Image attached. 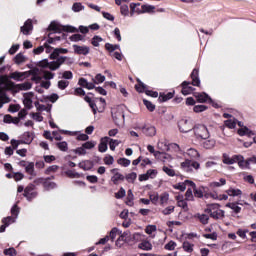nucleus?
I'll return each mask as SVG.
<instances>
[{
    "mask_svg": "<svg viewBox=\"0 0 256 256\" xmlns=\"http://www.w3.org/2000/svg\"><path fill=\"white\" fill-rule=\"evenodd\" d=\"M66 60H67V56H60L52 62H49V60L44 59L38 62L37 65L41 69H50V71H57V69H59V67H61V65H63V63H65Z\"/></svg>",
    "mask_w": 256,
    "mask_h": 256,
    "instance_id": "1",
    "label": "nucleus"
},
{
    "mask_svg": "<svg viewBox=\"0 0 256 256\" xmlns=\"http://www.w3.org/2000/svg\"><path fill=\"white\" fill-rule=\"evenodd\" d=\"M92 81L93 82H88L87 79L80 78L78 80V85H80V87H84L85 89H88L89 91H91V89H95V85L104 83L105 76H103L102 74H97L95 78H92Z\"/></svg>",
    "mask_w": 256,
    "mask_h": 256,
    "instance_id": "2",
    "label": "nucleus"
},
{
    "mask_svg": "<svg viewBox=\"0 0 256 256\" xmlns=\"http://www.w3.org/2000/svg\"><path fill=\"white\" fill-rule=\"evenodd\" d=\"M112 119L118 127L125 125V112L123 111V106H116L112 108Z\"/></svg>",
    "mask_w": 256,
    "mask_h": 256,
    "instance_id": "3",
    "label": "nucleus"
},
{
    "mask_svg": "<svg viewBox=\"0 0 256 256\" xmlns=\"http://www.w3.org/2000/svg\"><path fill=\"white\" fill-rule=\"evenodd\" d=\"M201 164L195 160H190L186 158L185 161L180 163V169L185 171V173H193V171H199Z\"/></svg>",
    "mask_w": 256,
    "mask_h": 256,
    "instance_id": "4",
    "label": "nucleus"
},
{
    "mask_svg": "<svg viewBox=\"0 0 256 256\" xmlns=\"http://www.w3.org/2000/svg\"><path fill=\"white\" fill-rule=\"evenodd\" d=\"M205 213H209L212 219H223L225 217V211L219 208V204H209L205 209Z\"/></svg>",
    "mask_w": 256,
    "mask_h": 256,
    "instance_id": "5",
    "label": "nucleus"
},
{
    "mask_svg": "<svg viewBox=\"0 0 256 256\" xmlns=\"http://www.w3.org/2000/svg\"><path fill=\"white\" fill-rule=\"evenodd\" d=\"M194 135L197 139L207 140L210 137L209 129L203 124H197L193 127Z\"/></svg>",
    "mask_w": 256,
    "mask_h": 256,
    "instance_id": "6",
    "label": "nucleus"
},
{
    "mask_svg": "<svg viewBox=\"0 0 256 256\" xmlns=\"http://www.w3.org/2000/svg\"><path fill=\"white\" fill-rule=\"evenodd\" d=\"M194 127L193 119L191 118H182L178 122V129L181 133H189V131H192Z\"/></svg>",
    "mask_w": 256,
    "mask_h": 256,
    "instance_id": "7",
    "label": "nucleus"
},
{
    "mask_svg": "<svg viewBox=\"0 0 256 256\" xmlns=\"http://www.w3.org/2000/svg\"><path fill=\"white\" fill-rule=\"evenodd\" d=\"M135 129H139L146 135V137H155L157 135V129L154 126L146 125V126H137Z\"/></svg>",
    "mask_w": 256,
    "mask_h": 256,
    "instance_id": "8",
    "label": "nucleus"
},
{
    "mask_svg": "<svg viewBox=\"0 0 256 256\" xmlns=\"http://www.w3.org/2000/svg\"><path fill=\"white\" fill-rule=\"evenodd\" d=\"M24 197H26L27 201H33V199L37 197V192L35 191V184H29L24 189Z\"/></svg>",
    "mask_w": 256,
    "mask_h": 256,
    "instance_id": "9",
    "label": "nucleus"
},
{
    "mask_svg": "<svg viewBox=\"0 0 256 256\" xmlns=\"http://www.w3.org/2000/svg\"><path fill=\"white\" fill-rule=\"evenodd\" d=\"M33 97H35V93L33 92L23 94V105L26 109H33Z\"/></svg>",
    "mask_w": 256,
    "mask_h": 256,
    "instance_id": "10",
    "label": "nucleus"
},
{
    "mask_svg": "<svg viewBox=\"0 0 256 256\" xmlns=\"http://www.w3.org/2000/svg\"><path fill=\"white\" fill-rule=\"evenodd\" d=\"M111 173L113 174V176L111 177V181L114 185H119L121 181H125V176L119 173V169L114 168L111 170Z\"/></svg>",
    "mask_w": 256,
    "mask_h": 256,
    "instance_id": "11",
    "label": "nucleus"
},
{
    "mask_svg": "<svg viewBox=\"0 0 256 256\" xmlns=\"http://www.w3.org/2000/svg\"><path fill=\"white\" fill-rule=\"evenodd\" d=\"M72 47L76 55L86 56L88 53L91 52V48L89 46H85V45L79 46L77 44H74Z\"/></svg>",
    "mask_w": 256,
    "mask_h": 256,
    "instance_id": "12",
    "label": "nucleus"
},
{
    "mask_svg": "<svg viewBox=\"0 0 256 256\" xmlns=\"http://www.w3.org/2000/svg\"><path fill=\"white\" fill-rule=\"evenodd\" d=\"M33 87V84L31 82H24L21 84H12V89L16 91V93H19V91H29Z\"/></svg>",
    "mask_w": 256,
    "mask_h": 256,
    "instance_id": "13",
    "label": "nucleus"
},
{
    "mask_svg": "<svg viewBox=\"0 0 256 256\" xmlns=\"http://www.w3.org/2000/svg\"><path fill=\"white\" fill-rule=\"evenodd\" d=\"M155 158L162 163H171L173 161V156L165 152H156Z\"/></svg>",
    "mask_w": 256,
    "mask_h": 256,
    "instance_id": "14",
    "label": "nucleus"
},
{
    "mask_svg": "<svg viewBox=\"0 0 256 256\" xmlns=\"http://www.w3.org/2000/svg\"><path fill=\"white\" fill-rule=\"evenodd\" d=\"M237 155H233L232 157L229 156V154L224 153L222 155V163H224V165H235V163H237Z\"/></svg>",
    "mask_w": 256,
    "mask_h": 256,
    "instance_id": "15",
    "label": "nucleus"
},
{
    "mask_svg": "<svg viewBox=\"0 0 256 256\" xmlns=\"http://www.w3.org/2000/svg\"><path fill=\"white\" fill-rule=\"evenodd\" d=\"M187 187H192V189H195L196 185L193 181L186 180L184 182H180L175 186V189H178L179 191H185Z\"/></svg>",
    "mask_w": 256,
    "mask_h": 256,
    "instance_id": "16",
    "label": "nucleus"
},
{
    "mask_svg": "<svg viewBox=\"0 0 256 256\" xmlns=\"http://www.w3.org/2000/svg\"><path fill=\"white\" fill-rule=\"evenodd\" d=\"M236 163L240 167V169H250L249 160H245L243 155H237Z\"/></svg>",
    "mask_w": 256,
    "mask_h": 256,
    "instance_id": "17",
    "label": "nucleus"
},
{
    "mask_svg": "<svg viewBox=\"0 0 256 256\" xmlns=\"http://www.w3.org/2000/svg\"><path fill=\"white\" fill-rule=\"evenodd\" d=\"M20 31L21 33H23V35H29V32L33 31V21L31 19H28L20 28Z\"/></svg>",
    "mask_w": 256,
    "mask_h": 256,
    "instance_id": "18",
    "label": "nucleus"
},
{
    "mask_svg": "<svg viewBox=\"0 0 256 256\" xmlns=\"http://www.w3.org/2000/svg\"><path fill=\"white\" fill-rule=\"evenodd\" d=\"M191 79L192 82L191 84L194 87H199V85H201V80L199 79V69L195 68L192 73H191Z\"/></svg>",
    "mask_w": 256,
    "mask_h": 256,
    "instance_id": "19",
    "label": "nucleus"
},
{
    "mask_svg": "<svg viewBox=\"0 0 256 256\" xmlns=\"http://www.w3.org/2000/svg\"><path fill=\"white\" fill-rule=\"evenodd\" d=\"M195 97H196L198 103H207V101H209V103H212V101H213V100H211V97H209V95L205 92L195 93Z\"/></svg>",
    "mask_w": 256,
    "mask_h": 256,
    "instance_id": "20",
    "label": "nucleus"
},
{
    "mask_svg": "<svg viewBox=\"0 0 256 256\" xmlns=\"http://www.w3.org/2000/svg\"><path fill=\"white\" fill-rule=\"evenodd\" d=\"M191 82L188 81H184L182 83V95H191V93H193V91H195V88L191 87Z\"/></svg>",
    "mask_w": 256,
    "mask_h": 256,
    "instance_id": "21",
    "label": "nucleus"
},
{
    "mask_svg": "<svg viewBox=\"0 0 256 256\" xmlns=\"http://www.w3.org/2000/svg\"><path fill=\"white\" fill-rule=\"evenodd\" d=\"M66 53H69V50L66 48H55L50 54V59H57L59 55H66Z\"/></svg>",
    "mask_w": 256,
    "mask_h": 256,
    "instance_id": "22",
    "label": "nucleus"
},
{
    "mask_svg": "<svg viewBox=\"0 0 256 256\" xmlns=\"http://www.w3.org/2000/svg\"><path fill=\"white\" fill-rule=\"evenodd\" d=\"M138 15H143V13H155V6L144 4L141 6V10H137Z\"/></svg>",
    "mask_w": 256,
    "mask_h": 256,
    "instance_id": "23",
    "label": "nucleus"
},
{
    "mask_svg": "<svg viewBox=\"0 0 256 256\" xmlns=\"http://www.w3.org/2000/svg\"><path fill=\"white\" fill-rule=\"evenodd\" d=\"M27 76V72H12L10 73V79H13L14 81H23L25 77Z\"/></svg>",
    "mask_w": 256,
    "mask_h": 256,
    "instance_id": "24",
    "label": "nucleus"
},
{
    "mask_svg": "<svg viewBox=\"0 0 256 256\" xmlns=\"http://www.w3.org/2000/svg\"><path fill=\"white\" fill-rule=\"evenodd\" d=\"M109 143V137H104L101 139L99 145H98V151L100 153H105L108 149L107 144Z\"/></svg>",
    "mask_w": 256,
    "mask_h": 256,
    "instance_id": "25",
    "label": "nucleus"
},
{
    "mask_svg": "<svg viewBox=\"0 0 256 256\" xmlns=\"http://www.w3.org/2000/svg\"><path fill=\"white\" fill-rule=\"evenodd\" d=\"M176 201H177L178 207H181L183 211H189V206L187 205V201L183 199V196L181 195L176 196Z\"/></svg>",
    "mask_w": 256,
    "mask_h": 256,
    "instance_id": "26",
    "label": "nucleus"
},
{
    "mask_svg": "<svg viewBox=\"0 0 256 256\" xmlns=\"http://www.w3.org/2000/svg\"><path fill=\"white\" fill-rule=\"evenodd\" d=\"M185 157H189V159H199V151H197L195 148H190L184 153Z\"/></svg>",
    "mask_w": 256,
    "mask_h": 256,
    "instance_id": "27",
    "label": "nucleus"
},
{
    "mask_svg": "<svg viewBox=\"0 0 256 256\" xmlns=\"http://www.w3.org/2000/svg\"><path fill=\"white\" fill-rule=\"evenodd\" d=\"M21 141L25 145H31V143H33V134H31V132H24L21 136Z\"/></svg>",
    "mask_w": 256,
    "mask_h": 256,
    "instance_id": "28",
    "label": "nucleus"
},
{
    "mask_svg": "<svg viewBox=\"0 0 256 256\" xmlns=\"http://www.w3.org/2000/svg\"><path fill=\"white\" fill-rule=\"evenodd\" d=\"M78 167H80V169H83L84 171H91V169H93V162L85 160L80 162L78 164Z\"/></svg>",
    "mask_w": 256,
    "mask_h": 256,
    "instance_id": "29",
    "label": "nucleus"
},
{
    "mask_svg": "<svg viewBox=\"0 0 256 256\" xmlns=\"http://www.w3.org/2000/svg\"><path fill=\"white\" fill-rule=\"evenodd\" d=\"M141 3H130V17H133L135 13L139 15L138 11H141Z\"/></svg>",
    "mask_w": 256,
    "mask_h": 256,
    "instance_id": "30",
    "label": "nucleus"
},
{
    "mask_svg": "<svg viewBox=\"0 0 256 256\" xmlns=\"http://www.w3.org/2000/svg\"><path fill=\"white\" fill-rule=\"evenodd\" d=\"M168 203H169V194L167 192H163L159 196V205H161V207H165V205H167Z\"/></svg>",
    "mask_w": 256,
    "mask_h": 256,
    "instance_id": "31",
    "label": "nucleus"
},
{
    "mask_svg": "<svg viewBox=\"0 0 256 256\" xmlns=\"http://www.w3.org/2000/svg\"><path fill=\"white\" fill-rule=\"evenodd\" d=\"M226 193L229 195V197H241V195H243L241 189L237 188H230L226 191Z\"/></svg>",
    "mask_w": 256,
    "mask_h": 256,
    "instance_id": "32",
    "label": "nucleus"
},
{
    "mask_svg": "<svg viewBox=\"0 0 256 256\" xmlns=\"http://www.w3.org/2000/svg\"><path fill=\"white\" fill-rule=\"evenodd\" d=\"M25 171L28 175H31V177H35V163L29 162L25 167Z\"/></svg>",
    "mask_w": 256,
    "mask_h": 256,
    "instance_id": "33",
    "label": "nucleus"
},
{
    "mask_svg": "<svg viewBox=\"0 0 256 256\" xmlns=\"http://www.w3.org/2000/svg\"><path fill=\"white\" fill-rule=\"evenodd\" d=\"M162 171L168 175V177H175L177 174L175 173V170L173 169V166H163Z\"/></svg>",
    "mask_w": 256,
    "mask_h": 256,
    "instance_id": "34",
    "label": "nucleus"
},
{
    "mask_svg": "<svg viewBox=\"0 0 256 256\" xmlns=\"http://www.w3.org/2000/svg\"><path fill=\"white\" fill-rule=\"evenodd\" d=\"M34 105H35L37 111H47V113L51 112L50 105H43V104H40L39 102H35Z\"/></svg>",
    "mask_w": 256,
    "mask_h": 256,
    "instance_id": "35",
    "label": "nucleus"
},
{
    "mask_svg": "<svg viewBox=\"0 0 256 256\" xmlns=\"http://www.w3.org/2000/svg\"><path fill=\"white\" fill-rule=\"evenodd\" d=\"M139 249H142L143 251H151L153 249V245L150 244L149 241L143 240L139 245Z\"/></svg>",
    "mask_w": 256,
    "mask_h": 256,
    "instance_id": "36",
    "label": "nucleus"
},
{
    "mask_svg": "<svg viewBox=\"0 0 256 256\" xmlns=\"http://www.w3.org/2000/svg\"><path fill=\"white\" fill-rule=\"evenodd\" d=\"M215 145H216L215 139H208L202 143V147H204V149H213Z\"/></svg>",
    "mask_w": 256,
    "mask_h": 256,
    "instance_id": "37",
    "label": "nucleus"
},
{
    "mask_svg": "<svg viewBox=\"0 0 256 256\" xmlns=\"http://www.w3.org/2000/svg\"><path fill=\"white\" fill-rule=\"evenodd\" d=\"M43 187L46 191H51V189H56L57 184L55 182L49 181V178H46Z\"/></svg>",
    "mask_w": 256,
    "mask_h": 256,
    "instance_id": "38",
    "label": "nucleus"
},
{
    "mask_svg": "<svg viewBox=\"0 0 256 256\" xmlns=\"http://www.w3.org/2000/svg\"><path fill=\"white\" fill-rule=\"evenodd\" d=\"M26 60H27V58L22 53H18L14 57V63H16V65H21L22 63H25Z\"/></svg>",
    "mask_w": 256,
    "mask_h": 256,
    "instance_id": "39",
    "label": "nucleus"
},
{
    "mask_svg": "<svg viewBox=\"0 0 256 256\" xmlns=\"http://www.w3.org/2000/svg\"><path fill=\"white\" fill-rule=\"evenodd\" d=\"M224 125L228 127V129H235V127H237V120L235 118H230L224 122Z\"/></svg>",
    "mask_w": 256,
    "mask_h": 256,
    "instance_id": "40",
    "label": "nucleus"
},
{
    "mask_svg": "<svg viewBox=\"0 0 256 256\" xmlns=\"http://www.w3.org/2000/svg\"><path fill=\"white\" fill-rule=\"evenodd\" d=\"M196 219H199L202 225H207V223H209V215L207 214H196Z\"/></svg>",
    "mask_w": 256,
    "mask_h": 256,
    "instance_id": "41",
    "label": "nucleus"
},
{
    "mask_svg": "<svg viewBox=\"0 0 256 256\" xmlns=\"http://www.w3.org/2000/svg\"><path fill=\"white\" fill-rule=\"evenodd\" d=\"M101 43H103V38L101 36L95 35L91 39V45H93V47H99Z\"/></svg>",
    "mask_w": 256,
    "mask_h": 256,
    "instance_id": "42",
    "label": "nucleus"
},
{
    "mask_svg": "<svg viewBox=\"0 0 256 256\" xmlns=\"http://www.w3.org/2000/svg\"><path fill=\"white\" fill-rule=\"evenodd\" d=\"M159 193L157 192H154V193H150L149 194V199H150V202L153 204V205H157V203H159Z\"/></svg>",
    "mask_w": 256,
    "mask_h": 256,
    "instance_id": "43",
    "label": "nucleus"
},
{
    "mask_svg": "<svg viewBox=\"0 0 256 256\" xmlns=\"http://www.w3.org/2000/svg\"><path fill=\"white\" fill-rule=\"evenodd\" d=\"M108 142H109V147H110L111 151H115V149L117 147H119V145L121 143V141L115 140V139H111V138H109Z\"/></svg>",
    "mask_w": 256,
    "mask_h": 256,
    "instance_id": "44",
    "label": "nucleus"
},
{
    "mask_svg": "<svg viewBox=\"0 0 256 256\" xmlns=\"http://www.w3.org/2000/svg\"><path fill=\"white\" fill-rule=\"evenodd\" d=\"M105 49L107 51H109V53H113L114 51H117V49H120V46H119V44L113 45L111 43H106L105 44Z\"/></svg>",
    "mask_w": 256,
    "mask_h": 256,
    "instance_id": "45",
    "label": "nucleus"
},
{
    "mask_svg": "<svg viewBox=\"0 0 256 256\" xmlns=\"http://www.w3.org/2000/svg\"><path fill=\"white\" fill-rule=\"evenodd\" d=\"M226 207H229V209H232V211H234V213H241V207H239L237 202L228 203V204H226Z\"/></svg>",
    "mask_w": 256,
    "mask_h": 256,
    "instance_id": "46",
    "label": "nucleus"
},
{
    "mask_svg": "<svg viewBox=\"0 0 256 256\" xmlns=\"http://www.w3.org/2000/svg\"><path fill=\"white\" fill-rule=\"evenodd\" d=\"M83 9H85V6H83V4L80 2H76L72 5V11L74 13H79L80 11H83Z\"/></svg>",
    "mask_w": 256,
    "mask_h": 256,
    "instance_id": "47",
    "label": "nucleus"
},
{
    "mask_svg": "<svg viewBox=\"0 0 256 256\" xmlns=\"http://www.w3.org/2000/svg\"><path fill=\"white\" fill-rule=\"evenodd\" d=\"M117 235H121V231H119L117 228H112L108 237L111 239V241H115Z\"/></svg>",
    "mask_w": 256,
    "mask_h": 256,
    "instance_id": "48",
    "label": "nucleus"
},
{
    "mask_svg": "<svg viewBox=\"0 0 256 256\" xmlns=\"http://www.w3.org/2000/svg\"><path fill=\"white\" fill-rule=\"evenodd\" d=\"M117 163L118 165H121V167H129V165H131V160L127 158H119Z\"/></svg>",
    "mask_w": 256,
    "mask_h": 256,
    "instance_id": "49",
    "label": "nucleus"
},
{
    "mask_svg": "<svg viewBox=\"0 0 256 256\" xmlns=\"http://www.w3.org/2000/svg\"><path fill=\"white\" fill-rule=\"evenodd\" d=\"M132 239L136 243H139V241H141V243H142L143 241H145V235H143L141 233H134L132 236Z\"/></svg>",
    "mask_w": 256,
    "mask_h": 256,
    "instance_id": "50",
    "label": "nucleus"
},
{
    "mask_svg": "<svg viewBox=\"0 0 256 256\" xmlns=\"http://www.w3.org/2000/svg\"><path fill=\"white\" fill-rule=\"evenodd\" d=\"M124 179H126V181H128V183H135V179H137V173L132 172L126 175V177H124Z\"/></svg>",
    "mask_w": 256,
    "mask_h": 256,
    "instance_id": "51",
    "label": "nucleus"
},
{
    "mask_svg": "<svg viewBox=\"0 0 256 256\" xmlns=\"http://www.w3.org/2000/svg\"><path fill=\"white\" fill-rule=\"evenodd\" d=\"M238 135H240L241 137L245 136V135H253V132H251V130H249V128L247 127H243L240 128L238 130Z\"/></svg>",
    "mask_w": 256,
    "mask_h": 256,
    "instance_id": "52",
    "label": "nucleus"
},
{
    "mask_svg": "<svg viewBox=\"0 0 256 256\" xmlns=\"http://www.w3.org/2000/svg\"><path fill=\"white\" fill-rule=\"evenodd\" d=\"M158 99L161 103H165V101H169V99H173V93L169 92L166 95H160Z\"/></svg>",
    "mask_w": 256,
    "mask_h": 256,
    "instance_id": "53",
    "label": "nucleus"
},
{
    "mask_svg": "<svg viewBox=\"0 0 256 256\" xmlns=\"http://www.w3.org/2000/svg\"><path fill=\"white\" fill-rule=\"evenodd\" d=\"M56 145L60 151L65 152V151H68L69 149V145L67 144L66 141L58 142Z\"/></svg>",
    "mask_w": 256,
    "mask_h": 256,
    "instance_id": "54",
    "label": "nucleus"
},
{
    "mask_svg": "<svg viewBox=\"0 0 256 256\" xmlns=\"http://www.w3.org/2000/svg\"><path fill=\"white\" fill-rule=\"evenodd\" d=\"M16 218H13L12 216H8L2 220V223L6 225V227H9L12 223H15Z\"/></svg>",
    "mask_w": 256,
    "mask_h": 256,
    "instance_id": "55",
    "label": "nucleus"
},
{
    "mask_svg": "<svg viewBox=\"0 0 256 256\" xmlns=\"http://www.w3.org/2000/svg\"><path fill=\"white\" fill-rule=\"evenodd\" d=\"M10 144V147L15 151L19 147V145H23L24 143L22 142V140L12 139L10 141Z\"/></svg>",
    "mask_w": 256,
    "mask_h": 256,
    "instance_id": "56",
    "label": "nucleus"
},
{
    "mask_svg": "<svg viewBox=\"0 0 256 256\" xmlns=\"http://www.w3.org/2000/svg\"><path fill=\"white\" fill-rule=\"evenodd\" d=\"M227 180L224 178H221L219 182H212L210 183V187H223V185H226Z\"/></svg>",
    "mask_w": 256,
    "mask_h": 256,
    "instance_id": "57",
    "label": "nucleus"
},
{
    "mask_svg": "<svg viewBox=\"0 0 256 256\" xmlns=\"http://www.w3.org/2000/svg\"><path fill=\"white\" fill-rule=\"evenodd\" d=\"M83 39H85V38L81 34H74V35L70 36V41H73L74 43L83 41Z\"/></svg>",
    "mask_w": 256,
    "mask_h": 256,
    "instance_id": "58",
    "label": "nucleus"
},
{
    "mask_svg": "<svg viewBox=\"0 0 256 256\" xmlns=\"http://www.w3.org/2000/svg\"><path fill=\"white\" fill-rule=\"evenodd\" d=\"M67 87H69V81L67 80L58 81V88H60L62 91L67 89Z\"/></svg>",
    "mask_w": 256,
    "mask_h": 256,
    "instance_id": "59",
    "label": "nucleus"
},
{
    "mask_svg": "<svg viewBox=\"0 0 256 256\" xmlns=\"http://www.w3.org/2000/svg\"><path fill=\"white\" fill-rule=\"evenodd\" d=\"M175 212V206H168L162 210V215H171V213Z\"/></svg>",
    "mask_w": 256,
    "mask_h": 256,
    "instance_id": "60",
    "label": "nucleus"
},
{
    "mask_svg": "<svg viewBox=\"0 0 256 256\" xmlns=\"http://www.w3.org/2000/svg\"><path fill=\"white\" fill-rule=\"evenodd\" d=\"M183 249L187 253H192V251H193V244H191V243L186 241V242L183 243Z\"/></svg>",
    "mask_w": 256,
    "mask_h": 256,
    "instance_id": "61",
    "label": "nucleus"
},
{
    "mask_svg": "<svg viewBox=\"0 0 256 256\" xmlns=\"http://www.w3.org/2000/svg\"><path fill=\"white\" fill-rule=\"evenodd\" d=\"M4 255L15 256V255H17V250H15V248H13V247L7 248L4 250Z\"/></svg>",
    "mask_w": 256,
    "mask_h": 256,
    "instance_id": "62",
    "label": "nucleus"
},
{
    "mask_svg": "<svg viewBox=\"0 0 256 256\" xmlns=\"http://www.w3.org/2000/svg\"><path fill=\"white\" fill-rule=\"evenodd\" d=\"M125 195H127V192L124 190L123 187H121L120 190L115 193V197L117 199H123V197H125Z\"/></svg>",
    "mask_w": 256,
    "mask_h": 256,
    "instance_id": "63",
    "label": "nucleus"
},
{
    "mask_svg": "<svg viewBox=\"0 0 256 256\" xmlns=\"http://www.w3.org/2000/svg\"><path fill=\"white\" fill-rule=\"evenodd\" d=\"M48 31H59V23L53 21L48 26Z\"/></svg>",
    "mask_w": 256,
    "mask_h": 256,
    "instance_id": "64",
    "label": "nucleus"
}]
</instances>
